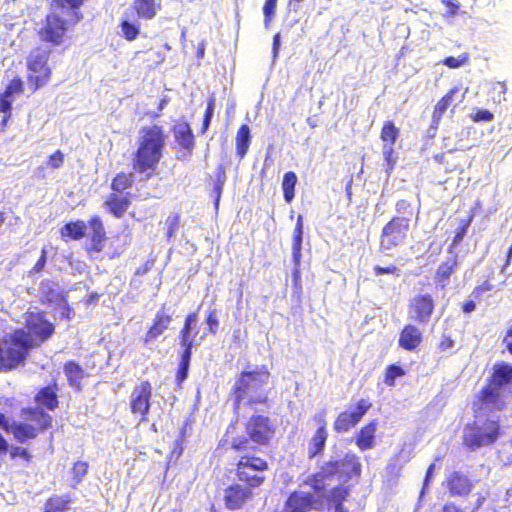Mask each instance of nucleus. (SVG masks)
Returning a JSON list of instances; mask_svg holds the SVG:
<instances>
[{
	"label": "nucleus",
	"mask_w": 512,
	"mask_h": 512,
	"mask_svg": "<svg viewBox=\"0 0 512 512\" xmlns=\"http://www.w3.org/2000/svg\"><path fill=\"white\" fill-rule=\"evenodd\" d=\"M512 398V363L496 361L477 391L472 401V412L475 417L487 413H498L508 408Z\"/></svg>",
	"instance_id": "nucleus-1"
},
{
	"label": "nucleus",
	"mask_w": 512,
	"mask_h": 512,
	"mask_svg": "<svg viewBox=\"0 0 512 512\" xmlns=\"http://www.w3.org/2000/svg\"><path fill=\"white\" fill-rule=\"evenodd\" d=\"M168 134L164 126L151 124L142 126L138 131L136 149L131 153L132 172L151 179L157 174L164 157Z\"/></svg>",
	"instance_id": "nucleus-2"
},
{
	"label": "nucleus",
	"mask_w": 512,
	"mask_h": 512,
	"mask_svg": "<svg viewBox=\"0 0 512 512\" xmlns=\"http://www.w3.org/2000/svg\"><path fill=\"white\" fill-rule=\"evenodd\" d=\"M86 0H51L50 10L37 31L38 38L51 46H60L68 32L82 19L80 7Z\"/></svg>",
	"instance_id": "nucleus-3"
},
{
	"label": "nucleus",
	"mask_w": 512,
	"mask_h": 512,
	"mask_svg": "<svg viewBox=\"0 0 512 512\" xmlns=\"http://www.w3.org/2000/svg\"><path fill=\"white\" fill-rule=\"evenodd\" d=\"M270 376L271 373L266 365L256 366L253 370H244L239 373L229 393L235 414L239 413L243 404L250 409H255L257 405H268L269 398L264 388Z\"/></svg>",
	"instance_id": "nucleus-4"
},
{
	"label": "nucleus",
	"mask_w": 512,
	"mask_h": 512,
	"mask_svg": "<svg viewBox=\"0 0 512 512\" xmlns=\"http://www.w3.org/2000/svg\"><path fill=\"white\" fill-rule=\"evenodd\" d=\"M53 422V416L38 407L21 408L19 419L13 422L0 412V428L21 444L36 440L52 428Z\"/></svg>",
	"instance_id": "nucleus-5"
},
{
	"label": "nucleus",
	"mask_w": 512,
	"mask_h": 512,
	"mask_svg": "<svg viewBox=\"0 0 512 512\" xmlns=\"http://www.w3.org/2000/svg\"><path fill=\"white\" fill-rule=\"evenodd\" d=\"M245 435L237 434L228 438L234 452H255L258 448L269 447L274 442L277 425L268 415L252 414L244 423Z\"/></svg>",
	"instance_id": "nucleus-6"
},
{
	"label": "nucleus",
	"mask_w": 512,
	"mask_h": 512,
	"mask_svg": "<svg viewBox=\"0 0 512 512\" xmlns=\"http://www.w3.org/2000/svg\"><path fill=\"white\" fill-rule=\"evenodd\" d=\"M474 418L464 427L463 445L472 451L494 445L503 433L501 417L497 413H487Z\"/></svg>",
	"instance_id": "nucleus-7"
},
{
	"label": "nucleus",
	"mask_w": 512,
	"mask_h": 512,
	"mask_svg": "<svg viewBox=\"0 0 512 512\" xmlns=\"http://www.w3.org/2000/svg\"><path fill=\"white\" fill-rule=\"evenodd\" d=\"M199 334L198 313L196 311L186 315L183 326L181 327L178 339L182 351L179 355V362L175 372V384L178 388L182 387L187 379L193 348L196 345L195 338Z\"/></svg>",
	"instance_id": "nucleus-8"
},
{
	"label": "nucleus",
	"mask_w": 512,
	"mask_h": 512,
	"mask_svg": "<svg viewBox=\"0 0 512 512\" xmlns=\"http://www.w3.org/2000/svg\"><path fill=\"white\" fill-rule=\"evenodd\" d=\"M252 451L237 452L239 458L235 464V476L238 482L251 489L260 488L267 481L270 465L265 458L251 453Z\"/></svg>",
	"instance_id": "nucleus-9"
},
{
	"label": "nucleus",
	"mask_w": 512,
	"mask_h": 512,
	"mask_svg": "<svg viewBox=\"0 0 512 512\" xmlns=\"http://www.w3.org/2000/svg\"><path fill=\"white\" fill-rule=\"evenodd\" d=\"M22 331H12L0 339V373H8L23 367L30 355Z\"/></svg>",
	"instance_id": "nucleus-10"
},
{
	"label": "nucleus",
	"mask_w": 512,
	"mask_h": 512,
	"mask_svg": "<svg viewBox=\"0 0 512 512\" xmlns=\"http://www.w3.org/2000/svg\"><path fill=\"white\" fill-rule=\"evenodd\" d=\"M23 317L25 328L14 331L23 332L22 339L29 346V351L45 343L55 333V325L46 318L44 311H27Z\"/></svg>",
	"instance_id": "nucleus-11"
},
{
	"label": "nucleus",
	"mask_w": 512,
	"mask_h": 512,
	"mask_svg": "<svg viewBox=\"0 0 512 512\" xmlns=\"http://www.w3.org/2000/svg\"><path fill=\"white\" fill-rule=\"evenodd\" d=\"M50 54L49 49L38 46L33 48L26 58L27 81L32 92L45 87L51 81Z\"/></svg>",
	"instance_id": "nucleus-12"
},
{
	"label": "nucleus",
	"mask_w": 512,
	"mask_h": 512,
	"mask_svg": "<svg viewBox=\"0 0 512 512\" xmlns=\"http://www.w3.org/2000/svg\"><path fill=\"white\" fill-rule=\"evenodd\" d=\"M152 396L153 388L148 380L141 381L132 389L129 397L130 411L133 416L139 417V423L149 421Z\"/></svg>",
	"instance_id": "nucleus-13"
},
{
	"label": "nucleus",
	"mask_w": 512,
	"mask_h": 512,
	"mask_svg": "<svg viewBox=\"0 0 512 512\" xmlns=\"http://www.w3.org/2000/svg\"><path fill=\"white\" fill-rule=\"evenodd\" d=\"M410 228V217L394 216L382 229L380 244L390 250L403 243Z\"/></svg>",
	"instance_id": "nucleus-14"
},
{
	"label": "nucleus",
	"mask_w": 512,
	"mask_h": 512,
	"mask_svg": "<svg viewBox=\"0 0 512 512\" xmlns=\"http://www.w3.org/2000/svg\"><path fill=\"white\" fill-rule=\"evenodd\" d=\"M436 309V300L432 294L419 293L409 299L407 305L408 317L419 325H426Z\"/></svg>",
	"instance_id": "nucleus-15"
},
{
	"label": "nucleus",
	"mask_w": 512,
	"mask_h": 512,
	"mask_svg": "<svg viewBox=\"0 0 512 512\" xmlns=\"http://www.w3.org/2000/svg\"><path fill=\"white\" fill-rule=\"evenodd\" d=\"M372 403L368 399H359L353 411H341L333 422L336 433H345L356 427L364 415L370 410Z\"/></svg>",
	"instance_id": "nucleus-16"
},
{
	"label": "nucleus",
	"mask_w": 512,
	"mask_h": 512,
	"mask_svg": "<svg viewBox=\"0 0 512 512\" xmlns=\"http://www.w3.org/2000/svg\"><path fill=\"white\" fill-rule=\"evenodd\" d=\"M253 498V489L240 482L228 485L223 492V504L228 511L244 509Z\"/></svg>",
	"instance_id": "nucleus-17"
},
{
	"label": "nucleus",
	"mask_w": 512,
	"mask_h": 512,
	"mask_svg": "<svg viewBox=\"0 0 512 512\" xmlns=\"http://www.w3.org/2000/svg\"><path fill=\"white\" fill-rule=\"evenodd\" d=\"M25 84L20 76L12 78L0 92V113L3 114L2 128H7L12 118L13 102L16 96L24 93Z\"/></svg>",
	"instance_id": "nucleus-18"
},
{
	"label": "nucleus",
	"mask_w": 512,
	"mask_h": 512,
	"mask_svg": "<svg viewBox=\"0 0 512 512\" xmlns=\"http://www.w3.org/2000/svg\"><path fill=\"white\" fill-rule=\"evenodd\" d=\"M172 321L173 313L170 312V309L166 307V304H162L154 315L151 324L148 326L145 332L142 340L143 343L150 344L156 341L169 329Z\"/></svg>",
	"instance_id": "nucleus-19"
},
{
	"label": "nucleus",
	"mask_w": 512,
	"mask_h": 512,
	"mask_svg": "<svg viewBox=\"0 0 512 512\" xmlns=\"http://www.w3.org/2000/svg\"><path fill=\"white\" fill-rule=\"evenodd\" d=\"M313 419L317 424V430L308 444L307 455L309 459H313L323 454L328 439L326 412L324 410L320 411Z\"/></svg>",
	"instance_id": "nucleus-20"
},
{
	"label": "nucleus",
	"mask_w": 512,
	"mask_h": 512,
	"mask_svg": "<svg viewBox=\"0 0 512 512\" xmlns=\"http://www.w3.org/2000/svg\"><path fill=\"white\" fill-rule=\"evenodd\" d=\"M451 497L467 498L471 495L475 483L462 471L451 472L444 484Z\"/></svg>",
	"instance_id": "nucleus-21"
},
{
	"label": "nucleus",
	"mask_w": 512,
	"mask_h": 512,
	"mask_svg": "<svg viewBox=\"0 0 512 512\" xmlns=\"http://www.w3.org/2000/svg\"><path fill=\"white\" fill-rule=\"evenodd\" d=\"M317 499L307 491L294 490L286 498L282 512H310L317 509Z\"/></svg>",
	"instance_id": "nucleus-22"
},
{
	"label": "nucleus",
	"mask_w": 512,
	"mask_h": 512,
	"mask_svg": "<svg viewBox=\"0 0 512 512\" xmlns=\"http://www.w3.org/2000/svg\"><path fill=\"white\" fill-rule=\"evenodd\" d=\"M175 143L183 150V155L177 156L178 160H185L192 156L196 142L193 130L188 122H182L172 127Z\"/></svg>",
	"instance_id": "nucleus-23"
},
{
	"label": "nucleus",
	"mask_w": 512,
	"mask_h": 512,
	"mask_svg": "<svg viewBox=\"0 0 512 512\" xmlns=\"http://www.w3.org/2000/svg\"><path fill=\"white\" fill-rule=\"evenodd\" d=\"M58 391L59 386L56 379H53L48 385L40 387L34 395L35 407L43 409L47 413L58 409L60 404Z\"/></svg>",
	"instance_id": "nucleus-24"
},
{
	"label": "nucleus",
	"mask_w": 512,
	"mask_h": 512,
	"mask_svg": "<svg viewBox=\"0 0 512 512\" xmlns=\"http://www.w3.org/2000/svg\"><path fill=\"white\" fill-rule=\"evenodd\" d=\"M91 232L89 236V244L86 245L85 251L90 253H100L104 249L105 241L107 240L106 231L101 218L98 215H93L87 222Z\"/></svg>",
	"instance_id": "nucleus-25"
},
{
	"label": "nucleus",
	"mask_w": 512,
	"mask_h": 512,
	"mask_svg": "<svg viewBox=\"0 0 512 512\" xmlns=\"http://www.w3.org/2000/svg\"><path fill=\"white\" fill-rule=\"evenodd\" d=\"M132 197L133 195L130 192L124 194L111 192L107 195L103 205L115 218H121L131 206Z\"/></svg>",
	"instance_id": "nucleus-26"
},
{
	"label": "nucleus",
	"mask_w": 512,
	"mask_h": 512,
	"mask_svg": "<svg viewBox=\"0 0 512 512\" xmlns=\"http://www.w3.org/2000/svg\"><path fill=\"white\" fill-rule=\"evenodd\" d=\"M423 342V333L415 324H406L399 333L398 345L405 351H415Z\"/></svg>",
	"instance_id": "nucleus-27"
},
{
	"label": "nucleus",
	"mask_w": 512,
	"mask_h": 512,
	"mask_svg": "<svg viewBox=\"0 0 512 512\" xmlns=\"http://www.w3.org/2000/svg\"><path fill=\"white\" fill-rule=\"evenodd\" d=\"M458 267V256L456 253H452L445 260H443L435 270L434 281L436 286L441 289H445L451 276L456 272Z\"/></svg>",
	"instance_id": "nucleus-28"
},
{
	"label": "nucleus",
	"mask_w": 512,
	"mask_h": 512,
	"mask_svg": "<svg viewBox=\"0 0 512 512\" xmlns=\"http://www.w3.org/2000/svg\"><path fill=\"white\" fill-rule=\"evenodd\" d=\"M458 91V87H453L449 89L448 92L445 95H443L435 104L431 116V125L433 128H438L445 112L449 108L454 106V97L458 93Z\"/></svg>",
	"instance_id": "nucleus-29"
},
{
	"label": "nucleus",
	"mask_w": 512,
	"mask_h": 512,
	"mask_svg": "<svg viewBox=\"0 0 512 512\" xmlns=\"http://www.w3.org/2000/svg\"><path fill=\"white\" fill-rule=\"evenodd\" d=\"M377 428V420H371L356 433L355 443L361 451L372 449L375 446Z\"/></svg>",
	"instance_id": "nucleus-30"
},
{
	"label": "nucleus",
	"mask_w": 512,
	"mask_h": 512,
	"mask_svg": "<svg viewBox=\"0 0 512 512\" xmlns=\"http://www.w3.org/2000/svg\"><path fill=\"white\" fill-rule=\"evenodd\" d=\"M63 371L68 385L77 391H81V381L85 377V371L82 366L74 360H68L63 365Z\"/></svg>",
	"instance_id": "nucleus-31"
},
{
	"label": "nucleus",
	"mask_w": 512,
	"mask_h": 512,
	"mask_svg": "<svg viewBox=\"0 0 512 512\" xmlns=\"http://www.w3.org/2000/svg\"><path fill=\"white\" fill-rule=\"evenodd\" d=\"M132 8L138 19L151 20L161 8L160 0H134Z\"/></svg>",
	"instance_id": "nucleus-32"
},
{
	"label": "nucleus",
	"mask_w": 512,
	"mask_h": 512,
	"mask_svg": "<svg viewBox=\"0 0 512 512\" xmlns=\"http://www.w3.org/2000/svg\"><path fill=\"white\" fill-rule=\"evenodd\" d=\"M87 225L81 219L67 222L60 228L61 239L66 242L81 240L86 235Z\"/></svg>",
	"instance_id": "nucleus-33"
},
{
	"label": "nucleus",
	"mask_w": 512,
	"mask_h": 512,
	"mask_svg": "<svg viewBox=\"0 0 512 512\" xmlns=\"http://www.w3.org/2000/svg\"><path fill=\"white\" fill-rule=\"evenodd\" d=\"M251 130L247 124H242L235 136V151L237 157L242 160L248 153L251 144Z\"/></svg>",
	"instance_id": "nucleus-34"
},
{
	"label": "nucleus",
	"mask_w": 512,
	"mask_h": 512,
	"mask_svg": "<svg viewBox=\"0 0 512 512\" xmlns=\"http://www.w3.org/2000/svg\"><path fill=\"white\" fill-rule=\"evenodd\" d=\"M303 243V216L298 215L292 235V259L293 264H301Z\"/></svg>",
	"instance_id": "nucleus-35"
},
{
	"label": "nucleus",
	"mask_w": 512,
	"mask_h": 512,
	"mask_svg": "<svg viewBox=\"0 0 512 512\" xmlns=\"http://www.w3.org/2000/svg\"><path fill=\"white\" fill-rule=\"evenodd\" d=\"M71 503L72 498L69 494H53L45 501L43 512H67Z\"/></svg>",
	"instance_id": "nucleus-36"
},
{
	"label": "nucleus",
	"mask_w": 512,
	"mask_h": 512,
	"mask_svg": "<svg viewBox=\"0 0 512 512\" xmlns=\"http://www.w3.org/2000/svg\"><path fill=\"white\" fill-rule=\"evenodd\" d=\"M134 184V178L132 173L120 171L112 178L110 188L112 192L124 194L132 188Z\"/></svg>",
	"instance_id": "nucleus-37"
},
{
	"label": "nucleus",
	"mask_w": 512,
	"mask_h": 512,
	"mask_svg": "<svg viewBox=\"0 0 512 512\" xmlns=\"http://www.w3.org/2000/svg\"><path fill=\"white\" fill-rule=\"evenodd\" d=\"M215 180L212 185V193L213 204L215 209L217 210L219 207L222 190L226 182V169L223 164H219L216 168Z\"/></svg>",
	"instance_id": "nucleus-38"
},
{
	"label": "nucleus",
	"mask_w": 512,
	"mask_h": 512,
	"mask_svg": "<svg viewBox=\"0 0 512 512\" xmlns=\"http://www.w3.org/2000/svg\"><path fill=\"white\" fill-rule=\"evenodd\" d=\"M508 93L507 81H495L491 83L488 89V100L493 104L500 105L506 101V95Z\"/></svg>",
	"instance_id": "nucleus-39"
},
{
	"label": "nucleus",
	"mask_w": 512,
	"mask_h": 512,
	"mask_svg": "<svg viewBox=\"0 0 512 512\" xmlns=\"http://www.w3.org/2000/svg\"><path fill=\"white\" fill-rule=\"evenodd\" d=\"M350 494V489L343 485H336L330 490L328 502L334 506V511L346 508L344 502Z\"/></svg>",
	"instance_id": "nucleus-40"
},
{
	"label": "nucleus",
	"mask_w": 512,
	"mask_h": 512,
	"mask_svg": "<svg viewBox=\"0 0 512 512\" xmlns=\"http://www.w3.org/2000/svg\"><path fill=\"white\" fill-rule=\"evenodd\" d=\"M298 178L295 172L288 171L284 174L282 179V190L283 197L286 203H291L295 197V187L297 185Z\"/></svg>",
	"instance_id": "nucleus-41"
},
{
	"label": "nucleus",
	"mask_w": 512,
	"mask_h": 512,
	"mask_svg": "<svg viewBox=\"0 0 512 512\" xmlns=\"http://www.w3.org/2000/svg\"><path fill=\"white\" fill-rule=\"evenodd\" d=\"M400 135V129L391 120L385 121L381 127L380 139L383 145L394 146Z\"/></svg>",
	"instance_id": "nucleus-42"
},
{
	"label": "nucleus",
	"mask_w": 512,
	"mask_h": 512,
	"mask_svg": "<svg viewBox=\"0 0 512 512\" xmlns=\"http://www.w3.org/2000/svg\"><path fill=\"white\" fill-rule=\"evenodd\" d=\"M341 466H346L350 468V471L345 473L346 478L359 477L362 473V465L360 462V458L352 452H347L344 455Z\"/></svg>",
	"instance_id": "nucleus-43"
},
{
	"label": "nucleus",
	"mask_w": 512,
	"mask_h": 512,
	"mask_svg": "<svg viewBox=\"0 0 512 512\" xmlns=\"http://www.w3.org/2000/svg\"><path fill=\"white\" fill-rule=\"evenodd\" d=\"M67 294L63 291H58L53 287H47L42 290L40 302L45 305L49 304H62L66 303Z\"/></svg>",
	"instance_id": "nucleus-44"
},
{
	"label": "nucleus",
	"mask_w": 512,
	"mask_h": 512,
	"mask_svg": "<svg viewBox=\"0 0 512 512\" xmlns=\"http://www.w3.org/2000/svg\"><path fill=\"white\" fill-rule=\"evenodd\" d=\"M340 472L341 463L338 460L324 462L317 471L320 477H322L326 482L340 475Z\"/></svg>",
	"instance_id": "nucleus-45"
},
{
	"label": "nucleus",
	"mask_w": 512,
	"mask_h": 512,
	"mask_svg": "<svg viewBox=\"0 0 512 512\" xmlns=\"http://www.w3.org/2000/svg\"><path fill=\"white\" fill-rule=\"evenodd\" d=\"M406 375V371L397 364L388 365L383 374V382L388 387H394L397 378H401Z\"/></svg>",
	"instance_id": "nucleus-46"
},
{
	"label": "nucleus",
	"mask_w": 512,
	"mask_h": 512,
	"mask_svg": "<svg viewBox=\"0 0 512 512\" xmlns=\"http://www.w3.org/2000/svg\"><path fill=\"white\" fill-rule=\"evenodd\" d=\"M119 27L123 38L129 42L136 40L140 35L141 28L139 23L124 19L120 22Z\"/></svg>",
	"instance_id": "nucleus-47"
},
{
	"label": "nucleus",
	"mask_w": 512,
	"mask_h": 512,
	"mask_svg": "<svg viewBox=\"0 0 512 512\" xmlns=\"http://www.w3.org/2000/svg\"><path fill=\"white\" fill-rule=\"evenodd\" d=\"M9 457L11 460L17 458L22 459L26 464H30L33 461V455L27 447L15 445L9 450Z\"/></svg>",
	"instance_id": "nucleus-48"
},
{
	"label": "nucleus",
	"mask_w": 512,
	"mask_h": 512,
	"mask_svg": "<svg viewBox=\"0 0 512 512\" xmlns=\"http://www.w3.org/2000/svg\"><path fill=\"white\" fill-rule=\"evenodd\" d=\"M89 464L87 461H77L73 464L71 469L72 479L75 484L82 482L83 478L87 475Z\"/></svg>",
	"instance_id": "nucleus-49"
},
{
	"label": "nucleus",
	"mask_w": 512,
	"mask_h": 512,
	"mask_svg": "<svg viewBox=\"0 0 512 512\" xmlns=\"http://www.w3.org/2000/svg\"><path fill=\"white\" fill-rule=\"evenodd\" d=\"M304 484L309 486L315 493H321L326 489V481L317 472L311 474Z\"/></svg>",
	"instance_id": "nucleus-50"
},
{
	"label": "nucleus",
	"mask_w": 512,
	"mask_h": 512,
	"mask_svg": "<svg viewBox=\"0 0 512 512\" xmlns=\"http://www.w3.org/2000/svg\"><path fill=\"white\" fill-rule=\"evenodd\" d=\"M185 435H186V429H185V427H182L180 430V433H179V437L175 440V442L173 444V448L170 451L169 457L171 459L172 458L178 459L183 454V451H184L183 443L185 440Z\"/></svg>",
	"instance_id": "nucleus-51"
},
{
	"label": "nucleus",
	"mask_w": 512,
	"mask_h": 512,
	"mask_svg": "<svg viewBox=\"0 0 512 512\" xmlns=\"http://www.w3.org/2000/svg\"><path fill=\"white\" fill-rule=\"evenodd\" d=\"M395 210L398 213L397 216L410 217V220L414 216V210L412 208V204H411V202H409L406 199L398 200L395 205Z\"/></svg>",
	"instance_id": "nucleus-52"
},
{
	"label": "nucleus",
	"mask_w": 512,
	"mask_h": 512,
	"mask_svg": "<svg viewBox=\"0 0 512 512\" xmlns=\"http://www.w3.org/2000/svg\"><path fill=\"white\" fill-rule=\"evenodd\" d=\"M278 0H266L263 6L264 22L268 27L275 16Z\"/></svg>",
	"instance_id": "nucleus-53"
},
{
	"label": "nucleus",
	"mask_w": 512,
	"mask_h": 512,
	"mask_svg": "<svg viewBox=\"0 0 512 512\" xmlns=\"http://www.w3.org/2000/svg\"><path fill=\"white\" fill-rule=\"evenodd\" d=\"M46 263H47V249L45 247H43L41 249L40 257L38 258V260L36 261L34 266L28 271V275L33 276V275L41 273L44 270Z\"/></svg>",
	"instance_id": "nucleus-54"
},
{
	"label": "nucleus",
	"mask_w": 512,
	"mask_h": 512,
	"mask_svg": "<svg viewBox=\"0 0 512 512\" xmlns=\"http://www.w3.org/2000/svg\"><path fill=\"white\" fill-rule=\"evenodd\" d=\"M470 119L475 122H490L494 119V115L487 109H477L471 115Z\"/></svg>",
	"instance_id": "nucleus-55"
},
{
	"label": "nucleus",
	"mask_w": 512,
	"mask_h": 512,
	"mask_svg": "<svg viewBox=\"0 0 512 512\" xmlns=\"http://www.w3.org/2000/svg\"><path fill=\"white\" fill-rule=\"evenodd\" d=\"M467 61H468V56L466 54H464L459 58H456L454 56H448V57L444 58L442 63L450 69H456V68H459V67L463 66L464 64H466Z\"/></svg>",
	"instance_id": "nucleus-56"
},
{
	"label": "nucleus",
	"mask_w": 512,
	"mask_h": 512,
	"mask_svg": "<svg viewBox=\"0 0 512 512\" xmlns=\"http://www.w3.org/2000/svg\"><path fill=\"white\" fill-rule=\"evenodd\" d=\"M65 160V155L61 150H56L53 154L48 157L47 164L51 169L60 168Z\"/></svg>",
	"instance_id": "nucleus-57"
},
{
	"label": "nucleus",
	"mask_w": 512,
	"mask_h": 512,
	"mask_svg": "<svg viewBox=\"0 0 512 512\" xmlns=\"http://www.w3.org/2000/svg\"><path fill=\"white\" fill-rule=\"evenodd\" d=\"M455 346V341L451 337V335L442 333L439 342L437 343V350L440 352H445L449 349H452Z\"/></svg>",
	"instance_id": "nucleus-58"
},
{
	"label": "nucleus",
	"mask_w": 512,
	"mask_h": 512,
	"mask_svg": "<svg viewBox=\"0 0 512 512\" xmlns=\"http://www.w3.org/2000/svg\"><path fill=\"white\" fill-rule=\"evenodd\" d=\"M140 53L153 54L154 58H153L152 62L147 64V66L149 68L157 67V66L161 65L165 60L164 54L161 53L160 51H155L153 48H149L147 51L136 52V54H140Z\"/></svg>",
	"instance_id": "nucleus-59"
},
{
	"label": "nucleus",
	"mask_w": 512,
	"mask_h": 512,
	"mask_svg": "<svg viewBox=\"0 0 512 512\" xmlns=\"http://www.w3.org/2000/svg\"><path fill=\"white\" fill-rule=\"evenodd\" d=\"M471 224V218H466L461 221L460 226L455 231V236L453 239L454 244H458L462 241L464 235L466 234L469 226Z\"/></svg>",
	"instance_id": "nucleus-60"
},
{
	"label": "nucleus",
	"mask_w": 512,
	"mask_h": 512,
	"mask_svg": "<svg viewBox=\"0 0 512 512\" xmlns=\"http://www.w3.org/2000/svg\"><path fill=\"white\" fill-rule=\"evenodd\" d=\"M494 289V285L489 281H484L481 284L474 287L472 295L475 299H480L485 292H490Z\"/></svg>",
	"instance_id": "nucleus-61"
},
{
	"label": "nucleus",
	"mask_w": 512,
	"mask_h": 512,
	"mask_svg": "<svg viewBox=\"0 0 512 512\" xmlns=\"http://www.w3.org/2000/svg\"><path fill=\"white\" fill-rule=\"evenodd\" d=\"M180 223V215L174 214L166 220V224L168 225L167 229V238H171L174 236L178 226Z\"/></svg>",
	"instance_id": "nucleus-62"
},
{
	"label": "nucleus",
	"mask_w": 512,
	"mask_h": 512,
	"mask_svg": "<svg viewBox=\"0 0 512 512\" xmlns=\"http://www.w3.org/2000/svg\"><path fill=\"white\" fill-rule=\"evenodd\" d=\"M373 271L375 273V275L377 276H380V275H383V274H393V275H396V276H399L400 275V270L397 266L391 264L389 266H386V267H382V266H375L373 268Z\"/></svg>",
	"instance_id": "nucleus-63"
},
{
	"label": "nucleus",
	"mask_w": 512,
	"mask_h": 512,
	"mask_svg": "<svg viewBox=\"0 0 512 512\" xmlns=\"http://www.w3.org/2000/svg\"><path fill=\"white\" fill-rule=\"evenodd\" d=\"M206 323L208 326L209 332L212 334H216L218 326H219V320L216 316L215 310H211L207 317H206Z\"/></svg>",
	"instance_id": "nucleus-64"
}]
</instances>
